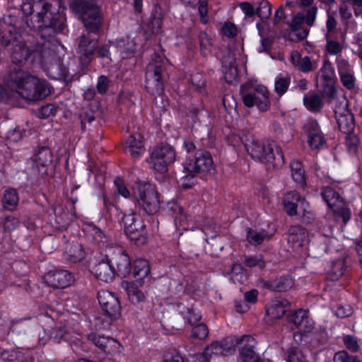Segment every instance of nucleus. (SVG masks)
<instances>
[{
  "mask_svg": "<svg viewBox=\"0 0 362 362\" xmlns=\"http://www.w3.org/2000/svg\"><path fill=\"white\" fill-rule=\"evenodd\" d=\"M4 84L15 91L22 98L35 101L49 93L47 83L45 81L31 75L23 69H11L4 78Z\"/></svg>",
  "mask_w": 362,
  "mask_h": 362,
  "instance_id": "f257e3e1",
  "label": "nucleus"
},
{
  "mask_svg": "<svg viewBox=\"0 0 362 362\" xmlns=\"http://www.w3.org/2000/svg\"><path fill=\"white\" fill-rule=\"evenodd\" d=\"M23 13L29 18L30 24L46 23L58 28L66 21L62 0H23Z\"/></svg>",
  "mask_w": 362,
  "mask_h": 362,
  "instance_id": "f03ea898",
  "label": "nucleus"
},
{
  "mask_svg": "<svg viewBox=\"0 0 362 362\" xmlns=\"http://www.w3.org/2000/svg\"><path fill=\"white\" fill-rule=\"evenodd\" d=\"M244 145L252 158L264 163L268 168H279L284 162L281 149L278 147L274 149L268 141L250 136L244 141Z\"/></svg>",
  "mask_w": 362,
  "mask_h": 362,
  "instance_id": "7ed1b4c3",
  "label": "nucleus"
},
{
  "mask_svg": "<svg viewBox=\"0 0 362 362\" xmlns=\"http://www.w3.org/2000/svg\"><path fill=\"white\" fill-rule=\"evenodd\" d=\"M184 172L188 174L180 178L181 185L189 188L193 185L194 175L201 173H211L215 170L211 155L207 151H199L194 158H187L182 163Z\"/></svg>",
  "mask_w": 362,
  "mask_h": 362,
  "instance_id": "20e7f679",
  "label": "nucleus"
},
{
  "mask_svg": "<svg viewBox=\"0 0 362 362\" xmlns=\"http://www.w3.org/2000/svg\"><path fill=\"white\" fill-rule=\"evenodd\" d=\"M168 63L165 57L156 53L146 66L145 88L153 95H161L164 92L163 73Z\"/></svg>",
  "mask_w": 362,
  "mask_h": 362,
  "instance_id": "39448f33",
  "label": "nucleus"
},
{
  "mask_svg": "<svg viewBox=\"0 0 362 362\" xmlns=\"http://www.w3.org/2000/svg\"><path fill=\"white\" fill-rule=\"evenodd\" d=\"M240 91L242 100L246 107L257 106L262 112H265L269 109V92L265 86H254L250 83H245L240 86Z\"/></svg>",
  "mask_w": 362,
  "mask_h": 362,
  "instance_id": "423d86ee",
  "label": "nucleus"
},
{
  "mask_svg": "<svg viewBox=\"0 0 362 362\" xmlns=\"http://www.w3.org/2000/svg\"><path fill=\"white\" fill-rule=\"evenodd\" d=\"M73 10L77 13L90 30H98L102 23L99 8L94 0H74L71 4Z\"/></svg>",
  "mask_w": 362,
  "mask_h": 362,
  "instance_id": "0eeeda50",
  "label": "nucleus"
},
{
  "mask_svg": "<svg viewBox=\"0 0 362 362\" xmlns=\"http://www.w3.org/2000/svg\"><path fill=\"white\" fill-rule=\"evenodd\" d=\"M334 109L338 127L346 134H351L355 127L354 115L348 109V100L344 96L329 101Z\"/></svg>",
  "mask_w": 362,
  "mask_h": 362,
  "instance_id": "6e6552de",
  "label": "nucleus"
},
{
  "mask_svg": "<svg viewBox=\"0 0 362 362\" xmlns=\"http://www.w3.org/2000/svg\"><path fill=\"white\" fill-rule=\"evenodd\" d=\"M16 17L8 16L4 17L0 23V45H25L28 35L21 34L16 31Z\"/></svg>",
  "mask_w": 362,
  "mask_h": 362,
  "instance_id": "1a4fd4ad",
  "label": "nucleus"
},
{
  "mask_svg": "<svg viewBox=\"0 0 362 362\" xmlns=\"http://www.w3.org/2000/svg\"><path fill=\"white\" fill-rule=\"evenodd\" d=\"M124 231L129 238L137 245H144L147 240L146 226L141 218L135 213L124 214L122 218Z\"/></svg>",
  "mask_w": 362,
  "mask_h": 362,
  "instance_id": "9d476101",
  "label": "nucleus"
},
{
  "mask_svg": "<svg viewBox=\"0 0 362 362\" xmlns=\"http://www.w3.org/2000/svg\"><path fill=\"white\" fill-rule=\"evenodd\" d=\"M150 158L154 169L160 173H165L168 167L175 161L176 152L172 146L162 144L153 148Z\"/></svg>",
  "mask_w": 362,
  "mask_h": 362,
  "instance_id": "9b49d317",
  "label": "nucleus"
},
{
  "mask_svg": "<svg viewBox=\"0 0 362 362\" xmlns=\"http://www.w3.org/2000/svg\"><path fill=\"white\" fill-rule=\"evenodd\" d=\"M136 199L138 206L147 214H154L160 209L158 192L151 184L146 183L138 187Z\"/></svg>",
  "mask_w": 362,
  "mask_h": 362,
  "instance_id": "f8f14e48",
  "label": "nucleus"
},
{
  "mask_svg": "<svg viewBox=\"0 0 362 362\" xmlns=\"http://www.w3.org/2000/svg\"><path fill=\"white\" fill-rule=\"evenodd\" d=\"M322 197L327 206L332 209L334 214L341 217L346 224L351 218V211L345 206L339 194L333 188L326 187L322 191Z\"/></svg>",
  "mask_w": 362,
  "mask_h": 362,
  "instance_id": "ddd939ff",
  "label": "nucleus"
},
{
  "mask_svg": "<svg viewBox=\"0 0 362 362\" xmlns=\"http://www.w3.org/2000/svg\"><path fill=\"white\" fill-rule=\"evenodd\" d=\"M107 256L115 274L121 277L128 276L132 270V264L129 255L120 247H109Z\"/></svg>",
  "mask_w": 362,
  "mask_h": 362,
  "instance_id": "4468645a",
  "label": "nucleus"
},
{
  "mask_svg": "<svg viewBox=\"0 0 362 362\" xmlns=\"http://www.w3.org/2000/svg\"><path fill=\"white\" fill-rule=\"evenodd\" d=\"M317 83H320L323 94L328 98V102L338 98L335 88V76L334 69L328 61H325L320 69V76L317 79Z\"/></svg>",
  "mask_w": 362,
  "mask_h": 362,
  "instance_id": "2eb2a0df",
  "label": "nucleus"
},
{
  "mask_svg": "<svg viewBox=\"0 0 362 362\" xmlns=\"http://www.w3.org/2000/svg\"><path fill=\"white\" fill-rule=\"evenodd\" d=\"M303 130L307 134L308 143L311 149L320 151L326 146L325 135L316 120H308L303 127Z\"/></svg>",
  "mask_w": 362,
  "mask_h": 362,
  "instance_id": "dca6fc26",
  "label": "nucleus"
},
{
  "mask_svg": "<svg viewBox=\"0 0 362 362\" xmlns=\"http://www.w3.org/2000/svg\"><path fill=\"white\" fill-rule=\"evenodd\" d=\"M98 299L103 310L107 316L117 318L119 315V302L112 293L105 290L99 291Z\"/></svg>",
  "mask_w": 362,
  "mask_h": 362,
  "instance_id": "f3484780",
  "label": "nucleus"
},
{
  "mask_svg": "<svg viewBox=\"0 0 362 362\" xmlns=\"http://www.w3.org/2000/svg\"><path fill=\"white\" fill-rule=\"evenodd\" d=\"M240 358L242 362H259V356L254 349L257 344L256 340L250 335L243 336L237 341Z\"/></svg>",
  "mask_w": 362,
  "mask_h": 362,
  "instance_id": "a211bd4d",
  "label": "nucleus"
},
{
  "mask_svg": "<svg viewBox=\"0 0 362 362\" xmlns=\"http://www.w3.org/2000/svg\"><path fill=\"white\" fill-rule=\"evenodd\" d=\"M25 23L28 27L32 29H37L40 37L45 40V43L48 42L50 45H56L59 43L55 36L56 33L63 30L65 27V22H63L60 28L55 25H47L46 23L30 24L28 21H26Z\"/></svg>",
  "mask_w": 362,
  "mask_h": 362,
  "instance_id": "6ab92c4d",
  "label": "nucleus"
},
{
  "mask_svg": "<svg viewBox=\"0 0 362 362\" xmlns=\"http://www.w3.org/2000/svg\"><path fill=\"white\" fill-rule=\"evenodd\" d=\"M11 65L9 70L21 69L27 61L32 58L31 62L35 61L36 53L33 52L30 47H13L11 52Z\"/></svg>",
  "mask_w": 362,
  "mask_h": 362,
  "instance_id": "aec40b11",
  "label": "nucleus"
},
{
  "mask_svg": "<svg viewBox=\"0 0 362 362\" xmlns=\"http://www.w3.org/2000/svg\"><path fill=\"white\" fill-rule=\"evenodd\" d=\"M45 281L54 288H66L74 281L73 276L66 270L49 271L45 276Z\"/></svg>",
  "mask_w": 362,
  "mask_h": 362,
  "instance_id": "412c9836",
  "label": "nucleus"
},
{
  "mask_svg": "<svg viewBox=\"0 0 362 362\" xmlns=\"http://www.w3.org/2000/svg\"><path fill=\"white\" fill-rule=\"evenodd\" d=\"M304 23V13L298 12L290 23L291 31L288 34V39L291 42L298 43L307 37L308 30L303 27Z\"/></svg>",
  "mask_w": 362,
  "mask_h": 362,
  "instance_id": "4be33fe9",
  "label": "nucleus"
},
{
  "mask_svg": "<svg viewBox=\"0 0 362 362\" xmlns=\"http://www.w3.org/2000/svg\"><path fill=\"white\" fill-rule=\"evenodd\" d=\"M88 339L103 352L108 354H112L119 351V343L112 338L90 333L88 335Z\"/></svg>",
  "mask_w": 362,
  "mask_h": 362,
  "instance_id": "5701e85b",
  "label": "nucleus"
},
{
  "mask_svg": "<svg viewBox=\"0 0 362 362\" xmlns=\"http://www.w3.org/2000/svg\"><path fill=\"white\" fill-rule=\"evenodd\" d=\"M43 67L62 59L65 54L64 47H42L40 53L35 52Z\"/></svg>",
  "mask_w": 362,
  "mask_h": 362,
  "instance_id": "b1692460",
  "label": "nucleus"
},
{
  "mask_svg": "<svg viewBox=\"0 0 362 362\" xmlns=\"http://www.w3.org/2000/svg\"><path fill=\"white\" fill-rule=\"evenodd\" d=\"M307 230L300 226H293L288 230V243L294 250L301 248L308 241Z\"/></svg>",
  "mask_w": 362,
  "mask_h": 362,
  "instance_id": "393cba45",
  "label": "nucleus"
},
{
  "mask_svg": "<svg viewBox=\"0 0 362 362\" xmlns=\"http://www.w3.org/2000/svg\"><path fill=\"white\" fill-rule=\"evenodd\" d=\"M243 47H222L217 54L222 66L237 64V60L242 57Z\"/></svg>",
  "mask_w": 362,
  "mask_h": 362,
  "instance_id": "a878e982",
  "label": "nucleus"
},
{
  "mask_svg": "<svg viewBox=\"0 0 362 362\" xmlns=\"http://www.w3.org/2000/svg\"><path fill=\"white\" fill-rule=\"evenodd\" d=\"M52 159V154L50 149L47 147H41L33 156L30 161L33 168L37 172H40L41 169L46 168Z\"/></svg>",
  "mask_w": 362,
  "mask_h": 362,
  "instance_id": "bb28decb",
  "label": "nucleus"
},
{
  "mask_svg": "<svg viewBox=\"0 0 362 362\" xmlns=\"http://www.w3.org/2000/svg\"><path fill=\"white\" fill-rule=\"evenodd\" d=\"M337 68L343 86L347 89H353L355 86V78L349 63L344 59H339Z\"/></svg>",
  "mask_w": 362,
  "mask_h": 362,
  "instance_id": "cd10ccee",
  "label": "nucleus"
},
{
  "mask_svg": "<svg viewBox=\"0 0 362 362\" xmlns=\"http://www.w3.org/2000/svg\"><path fill=\"white\" fill-rule=\"evenodd\" d=\"M93 273L98 280L106 283L112 281L115 275V269L109 259L107 262L102 261L97 264L93 269Z\"/></svg>",
  "mask_w": 362,
  "mask_h": 362,
  "instance_id": "c85d7f7f",
  "label": "nucleus"
},
{
  "mask_svg": "<svg viewBox=\"0 0 362 362\" xmlns=\"http://www.w3.org/2000/svg\"><path fill=\"white\" fill-rule=\"evenodd\" d=\"M150 266L146 259H139L134 261L133 264V275L136 282L141 285L145 280L149 279Z\"/></svg>",
  "mask_w": 362,
  "mask_h": 362,
  "instance_id": "c756f323",
  "label": "nucleus"
},
{
  "mask_svg": "<svg viewBox=\"0 0 362 362\" xmlns=\"http://www.w3.org/2000/svg\"><path fill=\"white\" fill-rule=\"evenodd\" d=\"M302 197L297 192L292 191L286 193L283 200L284 208L288 215H297Z\"/></svg>",
  "mask_w": 362,
  "mask_h": 362,
  "instance_id": "7c9ffc66",
  "label": "nucleus"
},
{
  "mask_svg": "<svg viewBox=\"0 0 362 362\" xmlns=\"http://www.w3.org/2000/svg\"><path fill=\"white\" fill-rule=\"evenodd\" d=\"M62 59L49 64L44 69L47 75L54 79L67 80L69 77V69L62 62Z\"/></svg>",
  "mask_w": 362,
  "mask_h": 362,
  "instance_id": "2f4dec72",
  "label": "nucleus"
},
{
  "mask_svg": "<svg viewBox=\"0 0 362 362\" xmlns=\"http://www.w3.org/2000/svg\"><path fill=\"white\" fill-rule=\"evenodd\" d=\"M126 148L134 158L140 157L145 151L141 135L133 134L127 141Z\"/></svg>",
  "mask_w": 362,
  "mask_h": 362,
  "instance_id": "473e14b6",
  "label": "nucleus"
},
{
  "mask_svg": "<svg viewBox=\"0 0 362 362\" xmlns=\"http://www.w3.org/2000/svg\"><path fill=\"white\" fill-rule=\"evenodd\" d=\"M287 310V302L275 300L267 308V315L271 321L281 318Z\"/></svg>",
  "mask_w": 362,
  "mask_h": 362,
  "instance_id": "72a5a7b5",
  "label": "nucleus"
},
{
  "mask_svg": "<svg viewBox=\"0 0 362 362\" xmlns=\"http://www.w3.org/2000/svg\"><path fill=\"white\" fill-rule=\"evenodd\" d=\"M122 286L126 290L128 298L132 303L137 304L146 299L145 293L135 284L124 281Z\"/></svg>",
  "mask_w": 362,
  "mask_h": 362,
  "instance_id": "f704fd0d",
  "label": "nucleus"
},
{
  "mask_svg": "<svg viewBox=\"0 0 362 362\" xmlns=\"http://www.w3.org/2000/svg\"><path fill=\"white\" fill-rule=\"evenodd\" d=\"M170 214L174 217V222L176 227L182 228L183 230H187L189 227L187 223V216L184 212L182 207L177 204H173L169 207Z\"/></svg>",
  "mask_w": 362,
  "mask_h": 362,
  "instance_id": "c9c22d12",
  "label": "nucleus"
},
{
  "mask_svg": "<svg viewBox=\"0 0 362 362\" xmlns=\"http://www.w3.org/2000/svg\"><path fill=\"white\" fill-rule=\"evenodd\" d=\"M275 230L274 229L270 231L262 230L257 231L251 228L247 230V239L248 242L254 245H260L264 240L270 238L274 235Z\"/></svg>",
  "mask_w": 362,
  "mask_h": 362,
  "instance_id": "e433bc0d",
  "label": "nucleus"
},
{
  "mask_svg": "<svg viewBox=\"0 0 362 362\" xmlns=\"http://www.w3.org/2000/svg\"><path fill=\"white\" fill-rule=\"evenodd\" d=\"M336 13H327V19L326 21L327 28V45H340V42L334 40L333 35L335 33L337 21L335 18Z\"/></svg>",
  "mask_w": 362,
  "mask_h": 362,
  "instance_id": "4c0bfd02",
  "label": "nucleus"
},
{
  "mask_svg": "<svg viewBox=\"0 0 362 362\" xmlns=\"http://www.w3.org/2000/svg\"><path fill=\"white\" fill-rule=\"evenodd\" d=\"M303 104L307 110L313 112H318L323 106L322 98L317 93H310L305 95L303 97Z\"/></svg>",
  "mask_w": 362,
  "mask_h": 362,
  "instance_id": "58836bf2",
  "label": "nucleus"
},
{
  "mask_svg": "<svg viewBox=\"0 0 362 362\" xmlns=\"http://www.w3.org/2000/svg\"><path fill=\"white\" fill-rule=\"evenodd\" d=\"M3 205L7 210H14L19 202L18 192L15 189H8L5 191L3 197Z\"/></svg>",
  "mask_w": 362,
  "mask_h": 362,
  "instance_id": "ea45409f",
  "label": "nucleus"
},
{
  "mask_svg": "<svg viewBox=\"0 0 362 362\" xmlns=\"http://www.w3.org/2000/svg\"><path fill=\"white\" fill-rule=\"evenodd\" d=\"M291 83V76L287 74H280L275 79L274 90L277 95L281 97L288 90Z\"/></svg>",
  "mask_w": 362,
  "mask_h": 362,
  "instance_id": "a19ab883",
  "label": "nucleus"
},
{
  "mask_svg": "<svg viewBox=\"0 0 362 362\" xmlns=\"http://www.w3.org/2000/svg\"><path fill=\"white\" fill-rule=\"evenodd\" d=\"M291 170L293 180L297 184L304 186L305 185V175L302 164L298 161H293L291 163Z\"/></svg>",
  "mask_w": 362,
  "mask_h": 362,
  "instance_id": "79ce46f5",
  "label": "nucleus"
},
{
  "mask_svg": "<svg viewBox=\"0 0 362 362\" xmlns=\"http://www.w3.org/2000/svg\"><path fill=\"white\" fill-rule=\"evenodd\" d=\"M65 252L68 258L74 262L80 261L84 257V252L81 245L69 244L66 247Z\"/></svg>",
  "mask_w": 362,
  "mask_h": 362,
  "instance_id": "37998d69",
  "label": "nucleus"
},
{
  "mask_svg": "<svg viewBox=\"0 0 362 362\" xmlns=\"http://www.w3.org/2000/svg\"><path fill=\"white\" fill-rule=\"evenodd\" d=\"M346 269V262L343 259H337L332 263V267L328 273L332 281H337L341 277Z\"/></svg>",
  "mask_w": 362,
  "mask_h": 362,
  "instance_id": "c03bdc74",
  "label": "nucleus"
},
{
  "mask_svg": "<svg viewBox=\"0 0 362 362\" xmlns=\"http://www.w3.org/2000/svg\"><path fill=\"white\" fill-rule=\"evenodd\" d=\"M302 218L304 223H310L315 218L314 214L313 213L309 204L305 201V198L302 197L300 203V206L298 210V214Z\"/></svg>",
  "mask_w": 362,
  "mask_h": 362,
  "instance_id": "a18cd8bd",
  "label": "nucleus"
},
{
  "mask_svg": "<svg viewBox=\"0 0 362 362\" xmlns=\"http://www.w3.org/2000/svg\"><path fill=\"white\" fill-rule=\"evenodd\" d=\"M98 30H87L83 33L79 37L78 45H96L98 42L99 35L97 33Z\"/></svg>",
  "mask_w": 362,
  "mask_h": 362,
  "instance_id": "49530a36",
  "label": "nucleus"
},
{
  "mask_svg": "<svg viewBox=\"0 0 362 362\" xmlns=\"http://www.w3.org/2000/svg\"><path fill=\"white\" fill-rule=\"evenodd\" d=\"M222 71L226 82L230 84L236 83L238 81L237 64L222 66Z\"/></svg>",
  "mask_w": 362,
  "mask_h": 362,
  "instance_id": "de8ad7c7",
  "label": "nucleus"
},
{
  "mask_svg": "<svg viewBox=\"0 0 362 362\" xmlns=\"http://www.w3.org/2000/svg\"><path fill=\"white\" fill-rule=\"evenodd\" d=\"M234 351V349H226L222 343L218 341H215L211 343L209 346H207L204 350V354L206 356H209L210 354H222L226 355L230 354L231 351Z\"/></svg>",
  "mask_w": 362,
  "mask_h": 362,
  "instance_id": "09e8293b",
  "label": "nucleus"
},
{
  "mask_svg": "<svg viewBox=\"0 0 362 362\" xmlns=\"http://www.w3.org/2000/svg\"><path fill=\"white\" fill-rule=\"evenodd\" d=\"M77 53L78 58L83 66L88 65L92 60L94 49L93 47H78Z\"/></svg>",
  "mask_w": 362,
  "mask_h": 362,
  "instance_id": "8fccbe9b",
  "label": "nucleus"
},
{
  "mask_svg": "<svg viewBox=\"0 0 362 362\" xmlns=\"http://www.w3.org/2000/svg\"><path fill=\"white\" fill-rule=\"evenodd\" d=\"M230 279L233 283H243L247 279L246 274L243 267L239 264L233 266L230 274Z\"/></svg>",
  "mask_w": 362,
  "mask_h": 362,
  "instance_id": "3c124183",
  "label": "nucleus"
},
{
  "mask_svg": "<svg viewBox=\"0 0 362 362\" xmlns=\"http://www.w3.org/2000/svg\"><path fill=\"white\" fill-rule=\"evenodd\" d=\"M288 362H306L305 356L298 347H292L287 351Z\"/></svg>",
  "mask_w": 362,
  "mask_h": 362,
  "instance_id": "603ef678",
  "label": "nucleus"
},
{
  "mask_svg": "<svg viewBox=\"0 0 362 362\" xmlns=\"http://www.w3.org/2000/svg\"><path fill=\"white\" fill-rule=\"evenodd\" d=\"M88 236L97 244L104 243L107 241V238L103 231L95 226L90 227Z\"/></svg>",
  "mask_w": 362,
  "mask_h": 362,
  "instance_id": "864d4df0",
  "label": "nucleus"
},
{
  "mask_svg": "<svg viewBox=\"0 0 362 362\" xmlns=\"http://www.w3.org/2000/svg\"><path fill=\"white\" fill-rule=\"evenodd\" d=\"M209 334L207 326L204 323H199L194 325L192 329L191 337L199 339H204Z\"/></svg>",
  "mask_w": 362,
  "mask_h": 362,
  "instance_id": "5fc2aeb1",
  "label": "nucleus"
},
{
  "mask_svg": "<svg viewBox=\"0 0 362 362\" xmlns=\"http://www.w3.org/2000/svg\"><path fill=\"white\" fill-rule=\"evenodd\" d=\"M256 14L262 19H268L272 14V6L269 1H262L256 10Z\"/></svg>",
  "mask_w": 362,
  "mask_h": 362,
  "instance_id": "6e6d98bb",
  "label": "nucleus"
},
{
  "mask_svg": "<svg viewBox=\"0 0 362 362\" xmlns=\"http://www.w3.org/2000/svg\"><path fill=\"white\" fill-rule=\"evenodd\" d=\"M292 286L293 282L291 279L281 278L273 283L272 288L279 292H284L291 288Z\"/></svg>",
  "mask_w": 362,
  "mask_h": 362,
  "instance_id": "4d7b16f0",
  "label": "nucleus"
},
{
  "mask_svg": "<svg viewBox=\"0 0 362 362\" xmlns=\"http://www.w3.org/2000/svg\"><path fill=\"white\" fill-rule=\"evenodd\" d=\"M243 264L249 267H258L260 269L264 267V262L261 257L258 256H245Z\"/></svg>",
  "mask_w": 362,
  "mask_h": 362,
  "instance_id": "13d9d810",
  "label": "nucleus"
},
{
  "mask_svg": "<svg viewBox=\"0 0 362 362\" xmlns=\"http://www.w3.org/2000/svg\"><path fill=\"white\" fill-rule=\"evenodd\" d=\"M163 22L160 16H153L150 18L147 26L153 33H158L162 28Z\"/></svg>",
  "mask_w": 362,
  "mask_h": 362,
  "instance_id": "bf43d9fd",
  "label": "nucleus"
},
{
  "mask_svg": "<svg viewBox=\"0 0 362 362\" xmlns=\"http://www.w3.org/2000/svg\"><path fill=\"white\" fill-rule=\"evenodd\" d=\"M318 8L316 6L309 7L304 13L305 23L308 26H312L316 19Z\"/></svg>",
  "mask_w": 362,
  "mask_h": 362,
  "instance_id": "052dcab7",
  "label": "nucleus"
},
{
  "mask_svg": "<svg viewBox=\"0 0 362 362\" xmlns=\"http://www.w3.org/2000/svg\"><path fill=\"white\" fill-rule=\"evenodd\" d=\"M217 228V225L215 224L212 220L206 219L204 221L202 230L206 235H209V231L212 232L213 234L210 236V238L213 239L217 235L216 233Z\"/></svg>",
  "mask_w": 362,
  "mask_h": 362,
  "instance_id": "680f3d73",
  "label": "nucleus"
},
{
  "mask_svg": "<svg viewBox=\"0 0 362 362\" xmlns=\"http://www.w3.org/2000/svg\"><path fill=\"white\" fill-rule=\"evenodd\" d=\"M307 317L305 310L300 309L291 316V321L297 327L300 326Z\"/></svg>",
  "mask_w": 362,
  "mask_h": 362,
  "instance_id": "e2e57ef3",
  "label": "nucleus"
},
{
  "mask_svg": "<svg viewBox=\"0 0 362 362\" xmlns=\"http://www.w3.org/2000/svg\"><path fill=\"white\" fill-rule=\"evenodd\" d=\"M19 225V221L14 216H7L4 223L5 231L11 232L15 230Z\"/></svg>",
  "mask_w": 362,
  "mask_h": 362,
  "instance_id": "0e129e2a",
  "label": "nucleus"
},
{
  "mask_svg": "<svg viewBox=\"0 0 362 362\" xmlns=\"http://www.w3.org/2000/svg\"><path fill=\"white\" fill-rule=\"evenodd\" d=\"M115 185L117 187V192L122 195L124 198H128L130 197V192L127 189V187L125 186L123 180L117 177L115 180Z\"/></svg>",
  "mask_w": 362,
  "mask_h": 362,
  "instance_id": "69168bd1",
  "label": "nucleus"
},
{
  "mask_svg": "<svg viewBox=\"0 0 362 362\" xmlns=\"http://www.w3.org/2000/svg\"><path fill=\"white\" fill-rule=\"evenodd\" d=\"M334 362H360L356 357L349 356L346 351H339L334 354Z\"/></svg>",
  "mask_w": 362,
  "mask_h": 362,
  "instance_id": "338daca9",
  "label": "nucleus"
},
{
  "mask_svg": "<svg viewBox=\"0 0 362 362\" xmlns=\"http://www.w3.org/2000/svg\"><path fill=\"white\" fill-rule=\"evenodd\" d=\"M352 313L351 308L348 305H339L335 310V315L340 318L349 317L352 315Z\"/></svg>",
  "mask_w": 362,
  "mask_h": 362,
  "instance_id": "774afa93",
  "label": "nucleus"
}]
</instances>
